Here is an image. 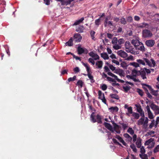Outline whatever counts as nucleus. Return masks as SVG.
<instances>
[{
  "instance_id": "nucleus-1",
  "label": "nucleus",
  "mask_w": 159,
  "mask_h": 159,
  "mask_svg": "<svg viewBox=\"0 0 159 159\" xmlns=\"http://www.w3.org/2000/svg\"><path fill=\"white\" fill-rule=\"evenodd\" d=\"M143 60H144L142 59H137L136 60V61L139 64H142L143 66H145L146 65L145 62L146 63L147 65L150 67H153L155 65V61L152 59H151V61L148 59L146 58H144Z\"/></svg>"
},
{
  "instance_id": "nucleus-2",
  "label": "nucleus",
  "mask_w": 159,
  "mask_h": 159,
  "mask_svg": "<svg viewBox=\"0 0 159 159\" xmlns=\"http://www.w3.org/2000/svg\"><path fill=\"white\" fill-rule=\"evenodd\" d=\"M125 50L126 52L133 54H138L139 53L135 51L136 49L130 44L129 42H126L125 43Z\"/></svg>"
},
{
  "instance_id": "nucleus-3",
  "label": "nucleus",
  "mask_w": 159,
  "mask_h": 159,
  "mask_svg": "<svg viewBox=\"0 0 159 159\" xmlns=\"http://www.w3.org/2000/svg\"><path fill=\"white\" fill-rule=\"evenodd\" d=\"M148 119L147 117H145L144 116H142L138 121L137 124L138 125H143L144 127L146 128L148 126Z\"/></svg>"
},
{
  "instance_id": "nucleus-4",
  "label": "nucleus",
  "mask_w": 159,
  "mask_h": 159,
  "mask_svg": "<svg viewBox=\"0 0 159 159\" xmlns=\"http://www.w3.org/2000/svg\"><path fill=\"white\" fill-rule=\"evenodd\" d=\"M90 118L91 121L93 123L97 122L100 123L101 122V116L99 115H97L96 116H95V113L94 112L92 113L91 115Z\"/></svg>"
},
{
  "instance_id": "nucleus-5",
  "label": "nucleus",
  "mask_w": 159,
  "mask_h": 159,
  "mask_svg": "<svg viewBox=\"0 0 159 159\" xmlns=\"http://www.w3.org/2000/svg\"><path fill=\"white\" fill-rule=\"evenodd\" d=\"M83 64L86 68V70L88 73L87 75L89 78L91 80V83L94 82V81L93 79V76L91 74V70L89 65L88 64L84 63H83Z\"/></svg>"
},
{
  "instance_id": "nucleus-6",
  "label": "nucleus",
  "mask_w": 159,
  "mask_h": 159,
  "mask_svg": "<svg viewBox=\"0 0 159 159\" xmlns=\"http://www.w3.org/2000/svg\"><path fill=\"white\" fill-rule=\"evenodd\" d=\"M155 143L154 142V139L153 138H151L146 141L145 143V145H148V148H151L154 146Z\"/></svg>"
},
{
  "instance_id": "nucleus-7",
  "label": "nucleus",
  "mask_w": 159,
  "mask_h": 159,
  "mask_svg": "<svg viewBox=\"0 0 159 159\" xmlns=\"http://www.w3.org/2000/svg\"><path fill=\"white\" fill-rule=\"evenodd\" d=\"M145 111L147 112L148 116L149 119H153L155 117L152 113L151 111L149 106H147L146 107Z\"/></svg>"
},
{
  "instance_id": "nucleus-8",
  "label": "nucleus",
  "mask_w": 159,
  "mask_h": 159,
  "mask_svg": "<svg viewBox=\"0 0 159 159\" xmlns=\"http://www.w3.org/2000/svg\"><path fill=\"white\" fill-rule=\"evenodd\" d=\"M152 35V33L149 30H144L142 31V35L144 38L150 37Z\"/></svg>"
},
{
  "instance_id": "nucleus-9",
  "label": "nucleus",
  "mask_w": 159,
  "mask_h": 159,
  "mask_svg": "<svg viewBox=\"0 0 159 159\" xmlns=\"http://www.w3.org/2000/svg\"><path fill=\"white\" fill-rule=\"evenodd\" d=\"M105 126L109 130L112 131L113 133H115L119 134L120 133V130H116L115 129H113L112 126L109 123H105Z\"/></svg>"
},
{
  "instance_id": "nucleus-10",
  "label": "nucleus",
  "mask_w": 159,
  "mask_h": 159,
  "mask_svg": "<svg viewBox=\"0 0 159 159\" xmlns=\"http://www.w3.org/2000/svg\"><path fill=\"white\" fill-rule=\"evenodd\" d=\"M151 108L154 111L155 115L159 114V107L157 106L152 103L150 105Z\"/></svg>"
},
{
  "instance_id": "nucleus-11",
  "label": "nucleus",
  "mask_w": 159,
  "mask_h": 159,
  "mask_svg": "<svg viewBox=\"0 0 159 159\" xmlns=\"http://www.w3.org/2000/svg\"><path fill=\"white\" fill-rule=\"evenodd\" d=\"M99 98L104 103L107 104L106 99L104 97V94L102 91L99 90L98 91Z\"/></svg>"
},
{
  "instance_id": "nucleus-12",
  "label": "nucleus",
  "mask_w": 159,
  "mask_h": 159,
  "mask_svg": "<svg viewBox=\"0 0 159 159\" xmlns=\"http://www.w3.org/2000/svg\"><path fill=\"white\" fill-rule=\"evenodd\" d=\"M114 73L119 75L121 77H124L125 75L124 71L123 70L120 69H116L115 71H114Z\"/></svg>"
},
{
  "instance_id": "nucleus-13",
  "label": "nucleus",
  "mask_w": 159,
  "mask_h": 159,
  "mask_svg": "<svg viewBox=\"0 0 159 159\" xmlns=\"http://www.w3.org/2000/svg\"><path fill=\"white\" fill-rule=\"evenodd\" d=\"M118 55L122 58H125L128 56L127 54L125 51L123 50H119L117 51Z\"/></svg>"
},
{
  "instance_id": "nucleus-14",
  "label": "nucleus",
  "mask_w": 159,
  "mask_h": 159,
  "mask_svg": "<svg viewBox=\"0 0 159 159\" xmlns=\"http://www.w3.org/2000/svg\"><path fill=\"white\" fill-rule=\"evenodd\" d=\"M108 74L109 75L114 78L115 79L114 80H116L118 82H119L121 83H124V81L123 80H120V79H118V77L116 75L114 74L111 72H108Z\"/></svg>"
},
{
  "instance_id": "nucleus-15",
  "label": "nucleus",
  "mask_w": 159,
  "mask_h": 159,
  "mask_svg": "<svg viewBox=\"0 0 159 159\" xmlns=\"http://www.w3.org/2000/svg\"><path fill=\"white\" fill-rule=\"evenodd\" d=\"M135 26L136 28H148V24L147 23L143 22L136 25Z\"/></svg>"
},
{
  "instance_id": "nucleus-16",
  "label": "nucleus",
  "mask_w": 159,
  "mask_h": 159,
  "mask_svg": "<svg viewBox=\"0 0 159 159\" xmlns=\"http://www.w3.org/2000/svg\"><path fill=\"white\" fill-rule=\"evenodd\" d=\"M143 87L144 89L145 90L147 91L148 93V95L149 98L151 97L152 96L151 95L148 93V90L147 89H148L150 91H152L153 90V89H152L151 86L147 85L145 84H144L143 85Z\"/></svg>"
},
{
  "instance_id": "nucleus-17",
  "label": "nucleus",
  "mask_w": 159,
  "mask_h": 159,
  "mask_svg": "<svg viewBox=\"0 0 159 159\" xmlns=\"http://www.w3.org/2000/svg\"><path fill=\"white\" fill-rule=\"evenodd\" d=\"M89 55L95 60H98L99 58V56L95 53L91 52L89 53Z\"/></svg>"
},
{
  "instance_id": "nucleus-18",
  "label": "nucleus",
  "mask_w": 159,
  "mask_h": 159,
  "mask_svg": "<svg viewBox=\"0 0 159 159\" xmlns=\"http://www.w3.org/2000/svg\"><path fill=\"white\" fill-rule=\"evenodd\" d=\"M135 106L137 108V111L139 113L140 116H144V112L143 111L141 106L137 105H135Z\"/></svg>"
},
{
  "instance_id": "nucleus-19",
  "label": "nucleus",
  "mask_w": 159,
  "mask_h": 159,
  "mask_svg": "<svg viewBox=\"0 0 159 159\" xmlns=\"http://www.w3.org/2000/svg\"><path fill=\"white\" fill-rule=\"evenodd\" d=\"M131 43L135 47H138L141 43L139 39L136 38L135 39H133L131 41Z\"/></svg>"
},
{
  "instance_id": "nucleus-20",
  "label": "nucleus",
  "mask_w": 159,
  "mask_h": 159,
  "mask_svg": "<svg viewBox=\"0 0 159 159\" xmlns=\"http://www.w3.org/2000/svg\"><path fill=\"white\" fill-rule=\"evenodd\" d=\"M145 43L148 46L152 47L154 45L155 41L153 40H148L146 41Z\"/></svg>"
},
{
  "instance_id": "nucleus-21",
  "label": "nucleus",
  "mask_w": 159,
  "mask_h": 159,
  "mask_svg": "<svg viewBox=\"0 0 159 159\" xmlns=\"http://www.w3.org/2000/svg\"><path fill=\"white\" fill-rule=\"evenodd\" d=\"M74 39L75 41L79 42L82 39V37L79 34H75L74 35Z\"/></svg>"
},
{
  "instance_id": "nucleus-22",
  "label": "nucleus",
  "mask_w": 159,
  "mask_h": 159,
  "mask_svg": "<svg viewBox=\"0 0 159 159\" xmlns=\"http://www.w3.org/2000/svg\"><path fill=\"white\" fill-rule=\"evenodd\" d=\"M118 109V108L116 107H111L109 109L110 111L113 113L117 112Z\"/></svg>"
},
{
  "instance_id": "nucleus-23",
  "label": "nucleus",
  "mask_w": 159,
  "mask_h": 159,
  "mask_svg": "<svg viewBox=\"0 0 159 159\" xmlns=\"http://www.w3.org/2000/svg\"><path fill=\"white\" fill-rule=\"evenodd\" d=\"M103 63L101 61H97L95 65L96 66V68L98 69H101L102 68V66Z\"/></svg>"
},
{
  "instance_id": "nucleus-24",
  "label": "nucleus",
  "mask_w": 159,
  "mask_h": 159,
  "mask_svg": "<svg viewBox=\"0 0 159 159\" xmlns=\"http://www.w3.org/2000/svg\"><path fill=\"white\" fill-rule=\"evenodd\" d=\"M115 138L117 139L120 142L122 143L123 145L125 146L126 145V143L125 142V141L120 136L116 135L115 136Z\"/></svg>"
},
{
  "instance_id": "nucleus-25",
  "label": "nucleus",
  "mask_w": 159,
  "mask_h": 159,
  "mask_svg": "<svg viewBox=\"0 0 159 159\" xmlns=\"http://www.w3.org/2000/svg\"><path fill=\"white\" fill-rule=\"evenodd\" d=\"M58 1L61 2V4L63 5H67L70 4L68 0H58Z\"/></svg>"
},
{
  "instance_id": "nucleus-26",
  "label": "nucleus",
  "mask_w": 159,
  "mask_h": 159,
  "mask_svg": "<svg viewBox=\"0 0 159 159\" xmlns=\"http://www.w3.org/2000/svg\"><path fill=\"white\" fill-rule=\"evenodd\" d=\"M84 17H82L80 19L76 20L74 23L73 24V25H78L80 23H81L84 20Z\"/></svg>"
},
{
  "instance_id": "nucleus-27",
  "label": "nucleus",
  "mask_w": 159,
  "mask_h": 159,
  "mask_svg": "<svg viewBox=\"0 0 159 159\" xmlns=\"http://www.w3.org/2000/svg\"><path fill=\"white\" fill-rule=\"evenodd\" d=\"M101 57L105 60L108 59L109 58L106 52H103L101 53Z\"/></svg>"
},
{
  "instance_id": "nucleus-28",
  "label": "nucleus",
  "mask_w": 159,
  "mask_h": 159,
  "mask_svg": "<svg viewBox=\"0 0 159 159\" xmlns=\"http://www.w3.org/2000/svg\"><path fill=\"white\" fill-rule=\"evenodd\" d=\"M138 47H139L138 48V49L142 52H144L145 51V48L143 44L142 43H140V44Z\"/></svg>"
},
{
  "instance_id": "nucleus-29",
  "label": "nucleus",
  "mask_w": 159,
  "mask_h": 159,
  "mask_svg": "<svg viewBox=\"0 0 159 159\" xmlns=\"http://www.w3.org/2000/svg\"><path fill=\"white\" fill-rule=\"evenodd\" d=\"M124 137L126 139L127 141L130 142L132 140V138L128 134H124Z\"/></svg>"
},
{
  "instance_id": "nucleus-30",
  "label": "nucleus",
  "mask_w": 159,
  "mask_h": 159,
  "mask_svg": "<svg viewBox=\"0 0 159 159\" xmlns=\"http://www.w3.org/2000/svg\"><path fill=\"white\" fill-rule=\"evenodd\" d=\"M141 139L140 138H138L136 142V144L138 148H140L141 145Z\"/></svg>"
},
{
  "instance_id": "nucleus-31",
  "label": "nucleus",
  "mask_w": 159,
  "mask_h": 159,
  "mask_svg": "<svg viewBox=\"0 0 159 159\" xmlns=\"http://www.w3.org/2000/svg\"><path fill=\"white\" fill-rule=\"evenodd\" d=\"M73 44V41L72 38H70L69 40L65 43V45L66 46H72Z\"/></svg>"
},
{
  "instance_id": "nucleus-32",
  "label": "nucleus",
  "mask_w": 159,
  "mask_h": 159,
  "mask_svg": "<svg viewBox=\"0 0 159 159\" xmlns=\"http://www.w3.org/2000/svg\"><path fill=\"white\" fill-rule=\"evenodd\" d=\"M132 111V107H129L128 109H127V111L126 112V114L127 115L129 116L130 114H131L133 113Z\"/></svg>"
},
{
  "instance_id": "nucleus-33",
  "label": "nucleus",
  "mask_w": 159,
  "mask_h": 159,
  "mask_svg": "<svg viewBox=\"0 0 159 159\" xmlns=\"http://www.w3.org/2000/svg\"><path fill=\"white\" fill-rule=\"evenodd\" d=\"M155 120H154L153 119L151 120V122L149 125V128L150 129H151L153 127L154 125L155 126Z\"/></svg>"
},
{
  "instance_id": "nucleus-34",
  "label": "nucleus",
  "mask_w": 159,
  "mask_h": 159,
  "mask_svg": "<svg viewBox=\"0 0 159 159\" xmlns=\"http://www.w3.org/2000/svg\"><path fill=\"white\" fill-rule=\"evenodd\" d=\"M121 47L120 45L118 44L117 43L114 44L113 46V48L116 50H118L121 48Z\"/></svg>"
},
{
  "instance_id": "nucleus-35",
  "label": "nucleus",
  "mask_w": 159,
  "mask_h": 159,
  "mask_svg": "<svg viewBox=\"0 0 159 159\" xmlns=\"http://www.w3.org/2000/svg\"><path fill=\"white\" fill-rule=\"evenodd\" d=\"M139 72V71L135 69H134L132 70V75L135 77L138 75Z\"/></svg>"
},
{
  "instance_id": "nucleus-36",
  "label": "nucleus",
  "mask_w": 159,
  "mask_h": 159,
  "mask_svg": "<svg viewBox=\"0 0 159 159\" xmlns=\"http://www.w3.org/2000/svg\"><path fill=\"white\" fill-rule=\"evenodd\" d=\"M84 48L80 47L78 48V51L79 54H81L84 52Z\"/></svg>"
},
{
  "instance_id": "nucleus-37",
  "label": "nucleus",
  "mask_w": 159,
  "mask_h": 159,
  "mask_svg": "<svg viewBox=\"0 0 159 159\" xmlns=\"http://www.w3.org/2000/svg\"><path fill=\"white\" fill-rule=\"evenodd\" d=\"M155 132L153 131H149L147 133L148 135H150L151 137H154Z\"/></svg>"
},
{
  "instance_id": "nucleus-38",
  "label": "nucleus",
  "mask_w": 159,
  "mask_h": 159,
  "mask_svg": "<svg viewBox=\"0 0 159 159\" xmlns=\"http://www.w3.org/2000/svg\"><path fill=\"white\" fill-rule=\"evenodd\" d=\"M110 97L113 98L115 99H119V97L116 94H110Z\"/></svg>"
},
{
  "instance_id": "nucleus-39",
  "label": "nucleus",
  "mask_w": 159,
  "mask_h": 159,
  "mask_svg": "<svg viewBox=\"0 0 159 159\" xmlns=\"http://www.w3.org/2000/svg\"><path fill=\"white\" fill-rule=\"evenodd\" d=\"M123 88L125 92H127L130 89V87L129 86H124Z\"/></svg>"
},
{
  "instance_id": "nucleus-40",
  "label": "nucleus",
  "mask_w": 159,
  "mask_h": 159,
  "mask_svg": "<svg viewBox=\"0 0 159 159\" xmlns=\"http://www.w3.org/2000/svg\"><path fill=\"white\" fill-rule=\"evenodd\" d=\"M132 116L134 117V118L136 119H138L139 117V114L135 112H133Z\"/></svg>"
},
{
  "instance_id": "nucleus-41",
  "label": "nucleus",
  "mask_w": 159,
  "mask_h": 159,
  "mask_svg": "<svg viewBox=\"0 0 159 159\" xmlns=\"http://www.w3.org/2000/svg\"><path fill=\"white\" fill-rule=\"evenodd\" d=\"M95 34V31L92 30L90 32V35L92 39L93 40H95L94 35Z\"/></svg>"
},
{
  "instance_id": "nucleus-42",
  "label": "nucleus",
  "mask_w": 159,
  "mask_h": 159,
  "mask_svg": "<svg viewBox=\"0 0 159 159\" xmlns=\"http://www.w3.org/2000/svg\"><path fill=\"white\" fill-rule=\"evenodd\" d=\"M130 65L131 66H134L135 67H137L139 66V64L135 62H133L132 63H130Z\"/></svg>"
},
{
  "instance_id": "nucleus-43",
  "label": "nucleus",
  "mask_w": 159,
  "mask_h": 159,
  "mask_svg": "<svg viewBox=\"0 0 159 159\" xmlns=\"http://www.w3.org/2000/svg\"><path fill=\"white\" fill-rule=\"evenodd\" d=\"M139 156L142 159H148V156L146 154H140Z\"/></svg>"
},
{
  "instance_id": "nucleus-44",
  "label": "nucleus",
  "mask_w": 159,
  "mask_h": 159,
  "mask_svg": "<svg viewBox=\"0 0 159 159\" xmlns=\"http://www.w3.org/2000/svg\"><path fill=\"white\" fill-rule=\"evenodd\" d=\"M127 132L131 135L134 134V130L132 128H129L127 130Z\"/></svg>"
},
{
  "instance_id": "nucleus-45",
  "label": "nucleus",
  "mask_w": 159,
  "mask_h": 159,
  "mask_svg": "<svg viewBox=\"0 0 159 159\" xmlns=\"http://www.w3.org/2000/svg\"><path fill=\"white\" fill-rule=\"evenodd\" d=\"M117 39L115 37L113 39L112 41V43L113 45H114V44L117 43Z\"/></svg>"
},
{
  "instance_id": "nucleus-46",
  "label": "nucleus",
  "mask_w": 159,
  "mask_h": 159,
  "mask_svg": "<svg viewBox=\"0 0 159 159\" xmlns=\"http://www.w3.org/2000/svg\"><path fill=\"white\" fill-rule=\"evenodd\" d=\"M130 147L133 149L134 152H137V150L134 144H131L130 146Z\"/></svg>"
},
{
  "instance_id": "nucleus-47",
  "label": "nucleus",
  "mask_w": 159,
  "mask_h": 159,
  "mask_svg": "<svg viewBox=\"0 0 159 159\" xmlns=\"http://www.w3.org/2000/svg\"><path fill=\"white\" fill-rule=\"evenodd\" d=\"M76 78V76H74L73 77H70L68 79V82H70L71 81H73L75 80Z\"/></svg>"
},
{
  "instance_id": "nucleus-48",
  "label": "nucleus",
  "mask_w": 159,
  "mask_h": 159,
  "mask_svg": "<svg viewBox=\"0 0 159 159\" xmlns=\"http://www.w3.org/2000/svg\"><path fill=\"white\" fill-rule=\"evenodd\" d=\"M93 59L92 58H90L89 59V61L90 63H91L93 65L95 64V62Z\"/></svg>"
},
{
  "instance_id": "nucleus-49",
  "label": "nucleus",
  "mask_w": 159,
  "mask_h": 159,
  "mask_svg": "<svg viewBox=\"0 0 159 159\" xmlns=\"http://www.w3.org/2000/svg\"><path fill=\"white\" fill-rule=\"evenodd\" d=\"M126 77L128 79H133L134 81H136L135 79L134 78V77L132 75H126Z\"/></svg>"
},
{
  "instance_id": "nucleus-50",
  "label": "nucleus",
  "mask_w": 159,
  "mask_h": 159,
  "mask_svg": "<svg viewBox=\"0 0 159 159\" xmlns=\"http://www.w3.org/2000/svg\"><path fill=\"white\" fill-rule=\"evenodd\" d=\"M120 22L121 24L125 25L126 24V21L125 18H122L120 19Z\"/></svg>"
},
{
  "instance_id": "nucleus-51",
  "label": "nucleus",
  "mask_w": 159,
  "mask_h": 159,
  "mask_svg": "<svg viewBox=\"0 0 159 159\" xmlns=\"http://www.w3.org/2000/svg\"><path fill=\"white\" fill-rule=\"evenodd\" d=\"M118 44L121 45V44L123 43L124 42V40L123 39H120L118 41Z\"/></svg>"
},
{
  "instance_id": "nucleus-52",
  "label": "nucleus",
  "mask_w": 159,
  "mask_h": 159,
  "mask_svg": "<svg viewBox=\"0 0 159 159\" xmlns=\"http://www.w3.org/2000/svg\"><path fill=\"white\" fill-rule=\"evenodd\" d=\"M120 66L121 67L124 68H125L127 67L126 64L125 62H121L120 63Z\"/></svg>"
},
{
  "instance_id": "nucleus-53",
  "label": "nucleus",
  "mask_w": 159,
  "mask_h": 159,
  "mask_svg": "<svg viewBox=\"0 0 159 159\" xmlns=\"http://www.w3.org/2000/svg\"><path fill=\"white\" fill-rule=\"evenodd\" d=\"M137 92L139 93V94L141 96L143 95V91L139 89H137Z\"/></svg>"
},
{
  "instance_id": "nucleus-54",
  "label": "nucleus",
  "mask_w": 159,
  "mask_h": 159,
  "mask_svg": "<svg viewBox=\"0 0 159 159\" xmlns=\"http://www.w3.org/2000/svg\"><path fill=\"white\" fill-rule=\"evenodd\" d=\"M125 59L127 60H131L133 61L134 60L133 57L132 55H130L129 56L127 57Z\"/></svg>"
},
{
  "instance_id": "nucleus-55",
  "label": "nucleus",
  "mask_w": 159,
  "mask_h": 159,
  "mask_svg": "<svg viewBox=\"0 0 159 159\" xmlns=\"http://www.w3.org/2000/svg\"><path fill=\"white\" fill-rule=\"evenodd\" d=\"M83 82L81 80H79L77 82V85L82 87L83 86Z\"/></svg>"
},
{
  "instance_id": "nucleus-56",
  "label": "nucleus",
  "mask_w": 159,
  "mask_h": 159,
  "mask_svg": "<svg viewBox=\"0 0 159 159\" xmlns=\"http://www.w3.org/2000/svg\"><path fill=\"white\" fill-rule=\"evenodd\" d=\"M107 86L105 84H102V85H101V88L102 90L104 91L105 90L107 89Z\"/></svg>"
},
{
  "instance_id": "nucleus-57",
  "label": "nucleus",
  "mask_w": 159,
  "mask_h": 159,
  "mask_svg": "<svg viewBox=\"0 0 159 159\" xmlns=\"http://www.w3.org/2000/svg\"><path fill=\"white\" fill-rule=\"evenodd\" d=\"M105 26H106L107 25H112V24L111 22L110 21H107L106 20L105 22Z\"/></svg>"
},
{
  "instance_id": "nucleus-58",
  "label": "nucleus",
  "mask_w": 159,
  "mask_h": 159,
  "mask_svg": "<svg viewBox=\"0 0 159 159\" xmlns=\"http://www.w3.org/2000/svg\"><path fill=\"white\" fill-rule=\"evenodd\" d=\"M140 152L141 153V154H144L145 152V149L143 146H142L141 148Z\"/></svg>"
},
{
  "instance_id": "nucleus-59",
  "label": "nucleus",
  "mask_w": 159,
  "mask_h": 159,
  "mask_svg": "<svg viewBox=\"0 0 159 159\" xmlns=\"http://www.w3.org/2000/svg\"><path fill=\"white\" fill-rule=\"evenodd\" d=\"M122 128L124 130H125L128 126V124H121Z\"/></svg>"
},
{
  "instance_id": "nucleus-60",
  "label": "nucleus",
  "mask_w": 159,
  "mask_h": 159,
  "mask_svg": "<svg viewBox=\"0 0 159 159\" xmlns=\"http://www.w3.org/2000/svg\"><path fill=\"white\" fill-rule=\"evenodd\" d=\"M100 19L99 18L96 20L95 21V24L97 25H99L100 24Z\"/></svg>"
},
{
  "instance_id": "nucleus-61",
  "label": "nucleus",
  "mask_w": 159,
  "mask_h": 159,
  "mask_svg": "<svg viewBox=\"0 0 159 159\" xmlns=\"http://www.w3.org/2000/svg\"><path fill=\"white\" fill-rule=\"evenodd\" d=\"M159 122V117H157L156 121H155V127H156L157 125L158 124Z\"/></svg>"
},
{
  "instance_id": "nucleus-62",
  "label": "nucleus",
  "mask_w": 159,
  "mask_h": 159,
  "mask_svg": "<svg viewBox=\"0 0 159 159\" xmlns=\"http://www.w3.org/2000/svg\"><path fill=\"white\" fill-rule=\"evenodd\" d=\"M109 67L110 68L112 71H115V70H116V67H114L113 66L111 65H109Z\"/></svg>"
},
{
  "instance_id": "nucleus-63",
  "label": "nucleus",
  "mask_w": 159,
  "mask_h": 159,
  "mask_svg": "<svg viewBox=\"0 0 159 159\" xmlns=\"http://www.w3.org/2000/svg\"><path fill=\"white\" fill-rule=\"evenodd\" d=\"M74 72L75 73H78L79 72L80 70L78 67H76L73 70Z\"/></svg>"
},
{
  "instance_id": "nucleus-64",
  "label": "nucleus",
  "mask_w": 159,
  "mask_h": 159,
  "mask_svg": "<svg viewBox=\"0 0 159 159\" xmlns=\"http://www.w3.org/2000/svg\"><path fill=\"white\" fill-rule=\"evenodd\" d=\"M140 75H141V77L144 80L145 79H146L147 78H146V75H145V73H141Z\"/></svg>"
}]
</instances>
